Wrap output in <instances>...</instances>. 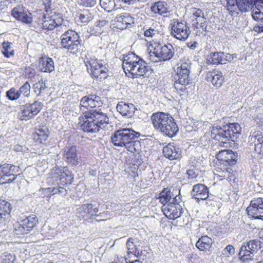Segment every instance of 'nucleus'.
<instances>
[{
    "instance_id": "1",
    "label": "nucleus",
    "mask_w": 263,
    "mask_h": 263,
    "mask_svg": "<svg viewBox=\"0 0 263 263\" xmlns=\"http://www.w3.org/2000/svg\"><path fill=\"white\" fill-rule=\"evenodd\" d=\"M237 154L230 149H222L216 155V161H214V170L217 172L221 173L222 175H217L227 181H235L236 177L234 174L231 172L230 167L234 166L237 162Z\"/></svg>"
},
{
    "instance_id": "2",
    "label": "nucleus",
    "mask_w": 263,
    "mask_h": 263,
    "mask_svg": "<svg viewBox=\"0 0 263 263\" xmlns=\"http://www.w3.org/2000/svg\"><path fill=\"white\" fill-rule=\"evenodd\" d=\"M139 133L131 128H123L116 130L111 137V142L115 146L124 147L131 153L141 151L140 141L136 138L139 136Z\"/></svg>"
},
{
    "instance_id": "3",
    "label": "nucleus",
    "mask_w": 263,
    "mask_h": 263,
    "mask_svg": "<svg viewBox=\"0 0 263 263\" xmlns=\"http://www.w3.org/2000/svg\"><path fill=\"white\" fill-rule=\"evenodd\" d=\"M151 121L154 128L164 136L173 138L179 131L175 119L168 113L154 112L151 116Z\"/></svg>"
},
{
    "instance_id": "4",
    "label": "nucleus",
    "mask_w": 263,
    "mask_h": 263,
    "mask_svg": "<svg viewBox=\"0 0 263 263\" xmlns=\"http://www.w3.org/2000/svg\"><path fill=\"white\" fill-rule=\"evenodd\" d=\"M82 130L88 133H96L109 124V118L103 112H83L79 118Z\"/></svg>"
},
{
    "instance_id": "5",
    "label": "nucleus",
    "mask_w": 263,
    "mask_h": 263,
    "mask_svg": "<svg viewBox=\"0 0 263 263\" xmlns=\"http://www.w3.org/2000/svg\"><path fill=\"white\" fill-rule=\"evenodd\" d=\"M226 8L231 16L247 12L254 6L263 9V0H226Z\"/></svg>"
},
{
    "instance_id": "6",
    "label": "nucleus",
    "mask_w": 263,
    "mask_h": 263,
    "mask_svg": "<svg viewBox=\"0 0 263 263\" xmlns=\"http://www.w3.org/2000/svg\"><path fill=\"white\" fill-rule=\"evenodd\" d=\"M85 65L93 80L101 81L108 76V69L102 60L90 58L85 62Z\"/></svg>"
},
{
    "instance_id": "7",
    "label": "nucleus",
    "mask_w": 263,
    "mask_h": 263,
    "mask_svg": "<svg viewBox=\"0 0 263 263\" xmlns=\"http://www.w3.org/2000/svg\"><path fill=\"white\" fill-rule=\"evenodd\" d=\"M81 40L77 32L72 30L65 32L61 36V45L70 54H75L79 50Z\"/></svg>"
},
{
    "instance_id": "8",
    "label": "nucleus",
    "mask_w": 263,
    "mask_h": 263,
    "mask_svg": "<svg viewBox=\"0 0 263 263\" xmlns=\"http://www.w3.org/2000/svg\"><path fill=\"white\" fill-rule=\"evenodd\" d=\"M150 45L153 48V54L160 62L168 61L171 59L174 54V48L170 43L163 45L160 41L153 40Z\"/></svg>"
},
{
    "instance_id": "9",
    "label": "nucleus",
    "mask_w": 263,
    "mask_h": 263,
    "mask_svg": "<svg viewBox=\"0 0 263 263\" xmlns=\"http://www.w3.org/2000/svg\"><path fill=\"white\" fill-rule=\"evenodd\" d=\"M43 107L42 102L35 101L21 106L18 113V118L22 121H28L33 119L40 112Z\"/></svg>"
},
{
    "instance_id": "10",
    "label": "nucleus",
    "mask_w": 263,
    "mask_h": 263,
    "mask_svg": "<svg viewBox=\"0 0 263 263\" xmlns=\"http://www.w3.org/2000/svg\"><path fill=\"white\" fill-rule=\"evenodd\" d=\"M63 21L62 14L52 10L44 15L43 18L40 20V24L43 29L52 30L61 26Z\"/></svg>"
},
{
    "instance_id": "11",
    "label": "nucleus",
    "mask_w": 263,
    "mask_h": 263,
    "mask_svg": "<svg viewBox=\"0 0 263 263\" xmlns=\"http://www.w3.org/2000/svg\"><path fill=\"white\" fill-rule=\"evenodd\" d=\"M39 223L37 217L35 214H30L17 222L14 226V232L18 236L29 233Z\"/></svg>"
},
{
    "instance_id": "12",
    "label": "nucleus",
    "mask_w": 263,
    "mask_h": 263,
    "mask_svg": "<svg viewBox=\"0 0 263 263\" xmlns=\"http://www.w3.org/2000/svg\"><path fill=\"white\" fill-rule=\"evenodd\" d=\"M170 25L172 36L180 41H185L188 38L191 31L186 22L175 18L171 21Z\"/></svg>"
},
{
    "instance_id": "13",
    "label": "nucleus",
    "mask_w": 263,
    "mask_h": 263,
    "mask_svg": "<svg viewBox=\"0 0 263 263\" xmlns=\"http://www.w3.org/2000/svg\"><path fill=\"white\" fill-rule=\"evenodd\" d=\"M181 200L180 196L176 195L173 201L162 206V210L167 218L175 220L181 216L183 213V209L180 204Z\"/></svg>"
},
{
    "instance_id": "14",
    "label": "nucleus",
    "mask_w": 263,
    "mask_h": 263,
    "mask_svg": "<svg viewBox=\"0 0 263 263\" xmlns=\"http://www.w3.org/2000/svg\"><path fill=\"white\" fill-rule=\"evenodd\" d=\"M102 105L100 98L95 95L85 96L80 101V108L84 112H102L99 108Z\"/></svg>"
},
{
    "instance_id": "15",
    "label": "nucleus",
    "mask_w": 263,
    "mask_h": 263,
    "mask_svg": "<svg viewBox=\"0 0 263 263\" xmlns=\"http://www.w3.org/2000/svg\"><path fill=\"white\" fill-rule=\"evenodd\" d=\"M249 218L263 220V198H253L246 209Z\"/></svg>"
},
{
    "instance_id": "16",
    "label": "nucleus",
    "mask_w": 263,
    "mask_h": 263,
    "mask_svg": "<svg viewBox=\"0 0 263 263\" xmlns=\"http://www.w3.org/2000/svg\"><path fill=\"white\" fill-rule=\"evenodd\" d=\"M142 243V242L137 239L129 238L127 239L126 243L127 249V256L126 257V263H141L137 259L130 260V255H134L137 257L141 255L140 247H142L141 246Z\"/></svg>"
},
{
    "instance_id": "17",
    "label": "nucleus",
    "mask_w": 263,
    "mask_h": 263,
    "mask_svg": "<svg viewBox=\"0 0 263 263\" xmlns=\"http://www.w3.org/2000/svg\"><path fill=\"white\" fill-rule=\"evenodd\" d=\"M98 208L92 203L83 204L77 210V216L81 220H88L97 216Z\"/></svg>"
},
{
    "instance_id": "18",
    "label": "nucleus",
    "mask_w": 263,
    "mask_h": 263,
    "mask_svg": "<svg viewBox=\"0 0 263 263\" xmlns=\"http://www.w3.org/2000/svg\"><path fill=\"white\" fill-rule=\"evenodd\" d=\"M151 67L141 58L135 65L127 77L132 79L145 78L151 73Z\"/></svg>"
},
{
    "instance_id": "19",
    "label": "nucleus",
    "mask_w": 263,
    "mask_h": 263,
    "mask_svg": "<svg viewBox=\"0 0 263 263\" xmlns=\"http://www.w3.org/2000/svg\"><path fill=\"white\" fill-rule=\"evenodd\" d=\"M11 15L18 21L25 24H31L32 15L23 5H18L11 11Z\"/></svg>"
},
{
    "instance_id": "20",
    "label": "nucleus",
    "mask_w": 263,
    "mask_h": 263,
    "mask_svg": "<svg viewBox=\"0 0 263 263\" xmlns=\"http://www.w3.org/2000/svg\"><path fill=\"white\" fill-rule=\"evenodd\" d=\"M49 136V128L46 125H41L34 128L32 137L35 143L46 145L47 144Z\"/></svg>"
},
{
    "instance_id": "21",
    "label": "nucleus",
    "mask_w": 263,
    "mask_h": 263,
    "mask_svg": "<svg viewBox=\"0 0 263 263\" xmlns=\"http://www.w3.org/2000/svg\"><path fill=\"white\" fill-rule=\"evenodd\" d=\"M12 205L8 201L0 199V226H6L11 218Z\"/></svg>"
},
{
    "instance_id": "22",
    "label": "nucleus",
    "mask_w": 263,
    "mask_h": 263,
    "mask_svg": "<svg viewBox=\"0 0 263 263\" xmlns=\"http://www.w3.org/2000/svg\"><path fill=\"white\" fill-rule=\"evenodd\" d=\"M163 156L170 160H180L182 158L181 149L174 143H169L163 148Z\"/></svg>"
},
{
    "instance_id": "23",
    "label": "nucleus",
    "mask_w": 263,
    "mask_h": 263,
    "mask_svg": "<svg viewBox=\"0 0 263 263\" xmlns=\"http://www.w3.org/2000/svg\"><path fill=\"white\" fill-rule=\"evenodd\" d=\"M141 59V58L135 53L129 52L123 55L122 60V67L124 72L127 76L133 67Z\"/></svg>"
},
{
    "instance_id": "24",
    "label": "nucleus",
    "mask_w": 263,
    "mask_h": 263,
    "mask_svg": "<svg viewBox=\"0 0 263 263\" xmlns=\"http://www.w3.org/2000/svg\"><path fill=\"white\" fill-rule=\"evenodd\" d=\"M205 80L211 83L215 88H219L224 83V77L221 71L214 69L205 72Z\"/></svg>"
},
{
    "instance_id": "25",
    "label": "nucleus",
    "mask_w": 263,
    "mask_h": 263,
    "mask_svg": "<svg viewBox=\"0 0 263 263\" xmlns=\"http://www.w3.org/2000/svg\"><path fill=\"white\" fill-rule=\"evenodd\" d=\"M52 178L60 180L72 181L73 175L68 167H54L51 171Z\"/></svg>"
},
{
    "instance_id": "26",
    "label": "nucleus",
    "mask_w": 263,
    "mask_h": 263,
    "mask_svg": "<svg viewBox=\"0 0 263 263\" xmlns=\"http://www.w3.org/2000/svg\"><path fill=\"white\" fill-rule=\"evenodd\" d=\"M63 158L66 162L71 166H76L79 164L78 151L75 145L66 147L63 152Z\"/></svg>"
},
{
    "instance_id": "27",
    "label": "nucleus",
    "mask_w": 263,
    "mask_h": 263,
    "mask_svg": "<svg viewBox=\"0 0 263 263\" xmlns=\"http://www.w3.org/2000/svg\"><path fill=\"white\" fill-rule=\"evenodd\" d=\"M134 18L129 13L124 12L117 15L114 25L117 29L123 30L134 24Z\"/></svg>"
},
{
    "instance_id": "28",
    "label": "nucleus",
    "mask_w": 263,
    "mask_h": 263,
    "mask_svg": "<svg viewBox=\"0 0 263 263\" xmlns=\"http://www.w3.org/2000/svg\"><path fill=\"white\" fill-rule=\"evenodd\" d=\"M249 142L254 145L255 152L263 156V135L260 131H255L249 137Z\"/></svg>"
},
{
    "instance_id": "29",
    "label": "nucleus",
    "mask_w": 263,
    "mask_h": 263,
    "mask_svg": "<svg viewBox=\"0 0 263 263\" xmlns=\"http://www.w3.org/2000/svg\"><path fill=\"white\" fill-rule=\"evenodd\" d=\"M190 69L191 66L188 62L181 61L178 64L174 77L190 81Z\"/></svg>"
},
{
    "instance_id": "30",
    "label": "nucleus",
    "mask_w": 263,
    "mask_h": 263,
    "mask_svg": "<svg viewBox=\"0 0 263 263\" xmlns=\"http://www.w3.org/2000/svg\"><path fill=\"white\" fill-rule=\"evenodd\" d=\"M211 132V136L213 139L221 141L223 144L229 141L224 125L222 126L214 125L212 127Z\"/></svg>"
},
{
    "instance_id": "31",
    "label": "nucleus",
    "mask_w": 263,
    "mask_h": 263,
    "mask_svg": "<svg viewBox=\"0 0 263 263\" xmlns=\"http://www.w3.org/2000/svg\"><path fill=\"white\" fill-rule=\"evenodd\" d=\"M39 70L45 73H50L54 70V64L52 58L44 55L39 59Z\"/></svg>"
},
{
    "instance_id": "32",
    "label": "nucleus",
    "mask_w": 263,
    "mask_h": 263,
    "mask_svg": "<svg viewBox=\"0 0 263 263\" xmlns=\"http://www.w3.org/2000/svg\"><path fill=\"white\" fill-rule=\"evenodd\" d=\"M228 56L230 57L231 55H225L223 52H213L208 55L206 61L212 65L224 64L229 62Z\"/></svg>"
},
{
    "instance_id": "33",
    "label": "nucleus",
    "mask_w": 263,
    "mask_h": 263,
    "mask_svg": "<svg viewBox=\"0 0 263 263\" xmlns=\"http://www.w3.org/2000/svg\"><path fill=\"white\" fill-rule=\"evenodd\" d=\"M228 140L234 141L241 134V127L237 123H229L224 125Z\"/></svg>"
},
{
    "instance_id": "34",
    "label": "nucleus",
    "mask_w": 263,
    "mask_h": 263,
    "mask_svg": "<svg viewBox=\"0 0 263 263\" xmlns=\"http://www.w3.org/2000/svg\"><path fill=\"white\" fill-rule=\"evenodd\" d=\"M193 196L198 202L206 200L209 197L208 188L204 185L198 184L193 186Z\"/></svg>"
},
{
    "instance_id": "35",
    "label": "nucleus",
    "mask_w": 263,
    "mask_h": 263,
    "mask_svg": "<svg viewBox=\"0 0 263 263\" xmlns=\"http://www.w3.org/2000/svg\"><path fill=\"white\" fill-rule=\"evenodd\" d=\"M191 11L193 15V17L195 18L193 24L194 27L198 29L200 27L203 28L204 24L205 22V18L204 17L203 12L202 10L196 8H192Z\"/></svg>"
},
{
    "instance_id": "36",
    "label": "nucleus",
    "mask_w": 263,
    "mask_h": 263,
    "mask_svg": "<svg viewBox=\"0 0 263 263\" xmlns=\"http://www.w3.org/2000/svg\"><path fill=\"white\" fill-rule=\"evenodd\" d=\"M118 111L123 116L132 117L135 111L134 106L132 104L119 102L117 105Z\"/></svg>"
},
{
    "instance_id": "37",
    "label": "nucleus",
    "mask_w": 263,
    "mask_h": 263,
    "mask_svg": "<svg viewBox=\"0 0 263 263\" xmlns=\"http://www.w3.org/2000/svg\"><path fill=\"white\" fill-rule=\"evenodd\" d=\"M33 90L37 97H44L49 93V89L46 81L41 80L33 85Z\"/></svg>"
},
{
    "instance_id": "38",
    "label": "nucleus",
    "mask_w": 263,
    "mask_h": 263,
    "mask_svg": "<svg viewBox=\"0 0 263 263\" xmlns=\"http://www.w3.org/2000/svg\"><path fill=\"white\" fill-rule=\"evenodd\" d=\"M212 240L207 235L201 236L196 243V247L201 251H209L212 247Z\"/></svg>"
},
{
    "instance_id": "39",
    "label": "nucleus",
    "mask_w": 263,
    "mask_h": 263,
    "mask_svg": "<svg viewBox=\"0 0 263 263\" xmlns=\"http://www.w3.org/2000/svg\"><path fill=\"white\" fill-rule=\"evenodd\" d=\"M0 49L3 56L8 59L13 57L15 53L12 43L8 41L3 42L1 44Z\"/></svg>"
},
{
    "instance_id": "40",
    "label": "nucleus",
    "mask_w": 263,
    "mask_h": 263,
    "mask_svg": "<svg viewBox=\"0 0 263 263\" xmlns=\"http://www.w3.org/2000/svg\"><path fill=\"white\" fill-rule=\"evenodd\" d=\"M151 9L153 12L159 15H162L168 12L167 4L163 1H158L154 3L151 6Z\"/></svg>"
},
{
    "instance_id": "41",
    "label": "nucleus",
    "mask_w": 263,
    "mask_h": 263,
    "mask_svg": "<svg viewBox=\"0 0 263 263\" xmlns=\"http://www.w3.org/2000/svg\"><path fill=\"white\" fill-rule=\"evenodd\" d=\"M143 35L149 39L156 37L158 35H160V31L157 27V25H152L150 27L144 26L143 28Z\"/></svg>"
},
{
    "instance_id": "42",
    "label": "nucleus",
    "mask_w": 263,
    "mask_h": 263,
    "mask_svg": "<svg viewBox=\"0 0 263 263\" xmlns=\"http://www.w3.org/2000/svg\"><path fill=\"white\" fill-rule=\"evenodd\" d=\"M6 167L8 168V171H7L8 176H13L12 178H9L7 181H14L17 177L22 179V175L20 173V167L9 164H7Z\"/></svg>"
},
{
    "instance_id": "43",
    "label": "nucleus",
    "mask_w": 263,
    "mask_h": 263,
    "mask_svg": "<svg viewBox=\"0 0 263 263\" xmlns=\"http://www.w3.org/2000/svg\"><path fill=\"white\" fill-rule=\"evenodd\" d=\"M174 87L176 92L182 93L186 90V86L189 84L190 81L182 79H177L174 77Z\"/></svg>"
},
{
    "instance_id": "44",
    "label": "nucleus",
    "mask_w": 263,
    "mask_h": 263,
    "mask_svg": "<svg viewBox=\"0 0 263 263\" xmlns=\"http://www.w3.org/2000/svg\"><path fill=\"white\" fill-rule=\"evenodd\" d=\"M109 27V22L107 20H99L93 26V30L95 33L99 34L104 32Z\"/></svg>"
},
{
    "instance_id": "45",
    "label": "nucleus",
    "mask_w": 263,
    "mask_h": 263,
    "mask_svg": "<svg viewBox=\"0 0 263 263\" xmlns=\"http://www.w3.org/2000/svg\"><path fill=\"white\" fill-rule=\"evenodd\" d=\"M239 256L241 260L246 261L252 259L253 253L244 245L240 249Z\"/></svg>"
},
{
    "instance_id": "46",
    "label": "nucleus",
    "mask_w": 263,
    "mask_h": 263,
    "mask_svg": "<svg viewBox=\"0 0 263 263\" xmlns=\"http://www.w3.org/2000/svg\"><path fill=\"white\" fill-rule=\"evenodd\" d=\"M0 263H17L14 254L5 252L0 257Z\"/></svg>"
},
{
    "instance_id": "47",
    "label": "nucleus",
    "mask_w": 263,
    "mask_h": 263,
    "mask_svg": "<svg viewBox=\"0 0 263 263\" xmlns=\"http://www.w3.org/2000/svg\"><path fill=\"white\" fill-rule=\"evenodd\" d=\"M171 192L164 189L160 193L159 198L160 202L163 204V205H165L171 199Z\"/></svg>"
},
{
    "instance_id": "48",
    "label": "nucleus",
    "mask_w": 263,
    "mask_h": 263,
    "mask_svg": "<svg viewBox=\"0 0 263 263\" xmlns=\"http://www.w3.org/2000/svg\"><path fill=\"white\" fill-rule=\"evenodd\" d=\"M6 96L10 101H15L21 97L18 90H17L14 87H11L6 91Z\"/></svg>"
},
{
    "instance_id": "49",
    "label": "nucleus",
    "mask_w": 263,
    "mask_h": 263,
    "mask_svg": "<svg viewBox=\"0 0 263 263\" xmlns=\"http://www.w3.org/2000/svg\"><path fill=\"white\" fill-rule=\"evenodd\" d=\"M30 85L29 82H26L18 89L20 97L22 95L24 97L28 98L30 94Z\"/></svg>"
},
{
    "instance_id": "50",
    "label": "nucleus",
    "mask_w": 263,
    "mask_h": 263,
    "mask_svg": "<svg viewBox=\"0 0 263 263\" xmlns=\"http://www.w3.org/2000/svg\"><path fill=\"white\" fill-rule=\"evenodd\" d=\"M45 191L46 193H49L48 197H50L51 196L57 194H63V195H65L66 194V190L61 186L58 187H53L52 189L51 188H46L45 189Z\"/></svg>"
},
{
    "instance_id": "51",
    "label": "nucleus",
    "mask_w": 263,
    "mask_h": 263,
    "mask_svg": "<svg viewBox=\"0 0 263 263\" xmlns=\"http://www.w3.org/2000/svg\"><path fill=\"white\" fill-rule=\"evenodd\" d=\"M79 18L81 22L84 24H87L92 19L91 14L88 11H84L83 13H81L79 16Z\"/></svg>"
},
{
    "instance_id": "52",
    "label": "nucleus",
    "mask_w": 263,
    "mask_h": 263,
    "mask_svg": "<svg viewBox=\"0 0 263 263\" xmlns=\"http://www.w3.org/2000/svg\"><path fill=\"white\" fill-rule=\"evenodd\" d=\"M245 245L252 253L256 252L259 248L258 242L255 240H250Z\"/></svg>"
},
{
    "instance_id": "53",
    "label": "nucleus",
    "mask_w": 263,
    "mask_h": 263,
    "mask_svg": "<svg viewBox=\"0 0 263 263\" xmlns=\"http://www.w3.org/2000/svg\"><path fill=\"white\" fill-rule=\"evenodd\" d=\"M252 17L253 19L257 22H261L263 18V13L258 8H254L252 11Z\"/></svg>"
},
{
    "instance_id": "54",
    "label": "nucleus",
    "mask_w": 263,
    "mask_h": 263,
    "mask_svg": "<svg viewBox=\"0 0 263 263\" xmlns=\"http://www.w3.org/2000/svg\"><path fill=\"white\" fill-rule=\"evenodd\" d=\"M141 151L139 153L135 152L133 157L131 158L130 162L134 165L139 166L142 162V156L140 155Z\"/></svg>"
},
{
    "instance_id": "55",
    "label": "nucleus",
    "mask_w": 263,
    "mask_h": 263,
    "mask_svg": "<svg viewBox=\"0 0 263 263\" xmlns=\"http://www.w3.org/2000/svg\"><path fill=\"white\" fill-rule=\"evenodd\" d=\"M6 166H7V163L0 165V181L5 180L6 177H9L7 173L8 168Z\"/></svg>"
},
{
    "instance_id": "56",
    "label": "nucleus",
    "mask_w": 263,
    "mask_h": 263,
    "mask_svg": "<svg viewBox=\"0 0 263 263\" xmlns=\"http://www.w3.org/2000/svg\"><path fill=\"white\" fill-rule=\"evenodd\" d=\"M186 175H187V179L190 180L196 179L199 176L198 171L194 169L187 170Z\"/></svg>"
},
{
    "instance_id": "57",
    "label": "nucleus",
    "mask_w": 263,
    "mask_h": 263,
    "mask_svg": "<svg viewBox=\"0 0 263 263\" xmlns=\"http://www.w3.org/2000/svg\"><path fill=\"white\" fill-rule=\"evenodd\" d=\"M107 1L108 0H100V5L104 9V10L109 12L111 9L113 2L109 1L107 3Z\"/></svg>"
},
{
    "instance_id": "58",
    "label": "nucleus",
    "mask_w": 263,
    "mask_h": 263,
    "mask_svg": "<svg viewBox=\"0 0 263 263\" xmlns=\"http://www.w3.org/2000/svg\"><path fill=\"white\" fill-rule=\"evenodd\" d=\"M25 75L29 78H33L35 75V71L34 69L31 67H27L25 68Z\"/></svg>"
},
{
    "instance_id": "59",
    "label": "nucleus",
    "mask_w": 263,
    "mask_h": 263,
    "mask_svg": "<svg viewBox=\"0 0 263 263\" xmlns=\"http://www.w3.org/2000/svg\"><path fill=\"white\" fill-rule=\"evenodd\" d=\"M43 5L45 6V9L46 13L49 12L51 10V1L42 0Z\"/></svg>"
},
{
    "instance_id": "60",
    "label": "nucleus",
    "mask_w": 263,
    "mask_h": 263,
    "mask_svg": "<svg viewBox=\"0 0 263 263\" xmlns=\"http://www.w3.org/2000/svg\"><path fill=\"white\" fill-rule=\"evenodd\" d=\"M83 5L86 7H91L95 4V0H81Z\"/></svg>"
},
{
    "instance_id": "61",
    "label": "nucleus",
    "mask_w": 263,
    "mask_h": 263,
    "mask_svg": "<svg viewBox=\"0 0 263 263\" xmlns=\"http://www.w3.org/2000/svg\"><path fill=\"white\" fill-rule=\"evenodd\" d=\"M253 30L257 33L263 32V24L260 23L259 24L256 25L254 27Z\"/></svg>"
},
{
    "instance_id": "62",
    "label": "nucleus",
    "mask_w": 263,
    "mask_h": 263,
    "mask_svg": "<svg viewBox=\"0 0 263 263\" xmlns=\"http://www.w3.org/2000/svg\"><path fill=\"white\" fill-rule=\"evenodd\" d=\"M224 251L228 252V254L231 255L234 254V252H235L234 247L232 245H228L226 247Z\"/></svg>"
},
{
    "instance_id": "63",
    "label": "nucleus",
    "mask_w": 263,
    "mask_h": 263,
    "mask_svg": "<svg viewBox=\"0 0 263 263\" xmlns=\"http://www.w3.org/2000/svg\"><path fill=\"white\" fill-rule=\"evenodd\" d=\"M196 45L197 43L196 42H194L190 46V48H191L192 49H194L195 47H196Z\"/></svg>"
},
{
    "instance_id": "64",
    "label": "nucleus",
    "mask_w": 263,
    "mask_h": 263,
    "mask_svg": "<svg viewBox=\"0 0 263 263\" xmlns=\"http://www.w3.org/2000/svg\"><path fill=\"white\" fill-rule=\"evenodd\" d=\"M260 234L261 235V237L263 238V229L261 230Z\"/></svg>"
}]
</instances>
